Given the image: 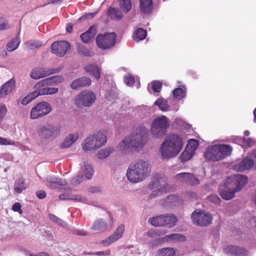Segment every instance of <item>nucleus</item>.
<instances>
[{"mask_svg": "<svg viewBox=\"0 0 256 256\" xmlns=\"http://www.w3.org/2000/svg\"><path fill=\"white\" fill-rule=\"evenodd\" d=\"M26 45L28 49L33 50L40 47L42 45V44L40 42L34 40L29 41L26 43Z\"/></svg>", "mask_w": 256, "mask_h": 256, "instance_id": "obj_53", "label": "nucleus"}, {"mask_svg": "<svg viewBox=\"0 0 256 256\" xmlns=\"http://www.w3.org/2000/svg\"><path fill=\"white\" fill-rule=\"evenodd\" d=\"M83 176H78L77 177L72 180L73 184L74 185L79 184L82 181Z\"/></svg>", "mask_w": 256, "mask_h": 256, "instance_id": "obj_64", "label": "nucleus"}, {"mask_svg": "<svg viewBox=\"0 0 256 256\" xmlns=\"http://www.w3.org/2000/svg\"><path fill=\"white\" fill-rule=\"evenodd\" d=\"M174 190V187L168 184L166 181V179L164 178V182L162 184L159 190H155L154 194L150 195V198H155L156 196L161 194L162 193L170 192Z\"/></svg>", "mask_w": 256, "mask_h": 256, "instance_id": "obj_24", "label": "nucleus"}, {"mask_svg": "<svg viewBox=\"0 0 256 256\" xmlns=\"http://www.w3.org/2000/svg\"><path fill=\"white\" fill-rule=\"evenodd\" d=\"M58 88L47 87V94H55L58 93Z\"/></svg>", "mask_w": 256, "mask_h": 256, "instance_id": "obj_63", "label": "nucleus"}, {"mask_svg": "<svg viewBox=\"0 0 256 256\" xmlns=\"http://www.w3.org/2000/svg\"><path fill=\"white\" fill-rule=\"evenodd\" d=\"M96 99V95L93 92L86 90L76 96L74 104L79 108L90 107L94 104Z\"/></svg>", "mask_w": 256, "mask_h": 256, "instance_id": "obj_6", "label": "nucleus"}, {"mask_svg": "<svg viewBox=\"0 0 256 256\" xmlns=\"http://www.w3.org/2000/svg\"><path fill=\"white\" fill-rule=\"evenodd\" d=\"M107 14L112 19L120 20L123 16V14L120 10L114 8H109Z\"/></svg>", "mask_w": 256, "mask_h": 256, "instance_id": "obj_35", "label": "nucleus"}, {"mask_svg": "<svg viewBox=\"0 0 256 256\" xmlns=\"http://www.w3.org/2000/svg\"><path fill=\"white\" fill-rule=\"evenodd\" d=\"M49 218L53 222H54L57 224H62V220L60 218H58L57 216H56L55 215H54L53 214H50Z\"/></svg>", "mask_w": 256, "mask_h": 256, "instance_id": "obj_59", "label": "nucleus"}, {"mask_svg": "<svg viewBox=\"0 0 256 256\" xmlns=\"http://www.w3.org/2000/svg\"><path fill=\"white\" fill-rule=\"evenodd\" d=\"M77 50L78 53L86 56H92V52L84 46L79 44L77 45Z\"/></svg>", "mask_w": 256, "mask_h": 256, "instance_id": "obj_46", "label": "nucleus"}, {"mask_svg": "<svg viewBox=\"0 0 256 256\" xmlns=\"http://www.w3.org/2000/svg\"><path fill=\"white\" fill-rule=\"evenodd\" d=\"M85 176L87 179H90L92 178L94 174V169L92 165L86 164L85 165Z\"/></svg>", "mask_w": 256, "mask_h": 256, "instance_id": "obj_52", "label": "nucleus"}, {"mask_svg": "<svg viewBox=\"0 0 256 256\" xmlns=\"http://www.w3.org/2000/svg\"><path fill=\"white\" fill-rule=\"evenodd\" d=\"M45 80H47L48 83L50 84H58L61 83L62 81L63 80V78L60 76H51L46 78H45Z\"/></svg>", "mask_w": 256, "mask_h": 256, "instance_id": "obj_48", "label": "nucleus"}, {"mask_svg": "<svg viewBox=\"0 0 256 256\" xmlns=\"http://www.w3.org/2000/svg\"><path fill=\"white\" fill-rule=\"evenodd\" d=\"M107 223L106 221L98 219L94 222L90 228L94 231L103 230L106 228Z\"/></svg>", "mask_w": 256, "mask_h": 256, "instance_id": "obj_31", "label": "nucleus"}, {"mask_svg": "<svg viewBox=\"0 0 256 256\" xmlns=\"http://www.w3.org/2000/svg\"><path fill=\"white\" fill-rule=\"evenodd\" d=\"M198 140L191 139L188 142L186 148L194 154L195 150L198 148Z\"/></svg>", "mask_w": 256, "mask_h": 256, "instance_id": "obj_43", "label": "nucleus"}, {"mask_svg": "<svg viewBox=\"0 0 256 256\" xmlns=\"http://www.w3.org/2000/svg\"><path fill=\"white\" fill-rule=\"evenodd\" d=\"M175 178L180 182H185L190 185L197 184L200 183L198 180L192 173L181 172L176 174Z\"/></svg>", "mask_w": 256, "mask_h": 256, "instance_id": "obj_14", "label": "nucleus"}, {"mask_svg": "<svg viewBox=\"0 0 256 256\" xmlns=\"http://www.w3.org/2000/svg\"><path fill=\"white\" fill-rule=\"evenodd\" d=\"M209 200L213 203L219 204L221 202L220 198L216 194H212L208 197Z\"/></svg>", "mask_w": 256, "mask_h": 256, "instance_id": "obj_56", "label": "nucleus"}, {"mask_svg": "<svg viewBox=\"0 0 256 256\" xmlns=\"http://www.w3.org/2000/svg\"><path fill=\"white\" fill-rule=\"evenodd\" d=\"M164 226L168 225L169 226L174 225L177 222L176 216L174 215L163 216Z\"/></svg>", "mask_w": 256, "mask_h": 256, "instance_id": "obj_39", "label": "nucleus"}, {"mask_svg": "<svg viewBox=\"0 0 256 256\" xmlns=\"http://www.w3.org/2000/svg\"><path fill=\"white\" fill-rule=\"evenodd\" d=\"M114 151L113 147L108 146L105 148H102L98 150L97 154V157L100 159H104L108 157L110 154Z\"/></svg>", "mask_w": 256, "mask_h": 256, "instance_id": "obj_33", "label": "nucleus"}, {"mask_svg": "<svg viewBox=\"0 0 256 256\" xmlns=\"http://www.w3.org/2000/svg\"><path fill=\"white\" fill-rule=\"evenodd\" d=\"M59 198L62 200H72L79 202H84L86 200V198L80 196L68 194H60Z\"/></svg>", "mask_w": 256, "mask_h": 256, "instance_id": "obj_34", "label": "nucleus"}, {"mask_svg": "<svg viewBox=\"0 0 256 256\" xmlns=\"http://www.w3.org/2000/svg\"><path fill=\"white\" fill-rule=\"evenodd\" d=\"M12 210L15 212H18L20 214H22V206L20 202L14 203L12 207Z\"/></svg>", "mask_w": 256, "mask_h": 256, "instance_id": "obj_58", "label": "nucleus"}, {"mask_svg": "<svg viewBox=\"0 0 256 256\" xmlns=\"http://www.w3.org/2000/svg\"><path fill=\"white\" fill-rule=\"evenodd\" d=\"M37 98L36 94L34 91L30 92L29 94L26 96L22 100V104L23 105H26L34 100V98Z\"/></svg>", "mask_w": 256, "mask_h": 256, "instance_id": "obj_47", "label": "nucleus"}, {"mask_svg": "<svg viewBox=\"0 0 256 256\" xmlns=\"http://www.w3.org/2000/svg\"><path fill=\"white\" fill-rule=\"evenodd\" d=\"M174 96L178 100H181L185 96V91L181 88H176L173 92Z\"/></svg>", "mask_w": 256, "mask_h": 256, "instance_id": "obj_49", "label": "nucleus"}, {"mask_svg": "<svg viewBox=\"0 0 256 256\" xmlns=\"http://www.w3.org/2000/svg\"><path fill=\"white\" fill-rule=\"evenodd\" d=\"M154 104L158 106L160 109L162 111H167L169 108L167 101L163 98H158L155 102Z\"/></svg>", "mask_w": 256, "mask_h": 256, "instance_id": "obj_38", "label": "nucleus"}, {"mask_svg": "<svg viewBox=\"0 0 256 256\" xmlns=\"http://www.w3.org/2000/svg\"><path fill=\"white\" fill-rule=\"evenodd\" d=\"M79 137L78 132L68 134L65 138L64 142L60 144L62 148H69Z\"/></svg>", "mask_w": 256, "mask_h": 256, "instance_id": "obj_27", "label": "nucleus"}, {"mask_svg": "<svg viewBox=\"0 0 256 256\" xmlns=\"http://www.w3.org/2000/svg\"><path fill=\"white\" fill-rule=\"evenodd\" d=\"M194 154L193 152L186 148V150L182 153L180 158L182 161H186L190 159Z\"/></svg>", "mask_w": 256, "mask_h": 256, "instance_id": "obj_51", "label": "nucleus"}, {"mask_svg": "<svg viewBox=\"0 0 256 256\" xmlns=\"http://www.w3.org/2000/svg\"><path fill=\"white\" fill-rule=\"evenodd\" d=\"M164 141L180 152L184 144L182 138L176 134H169L165 138Z\"/></svg>", "mask_w": 256, "mask_h": 256, "instance_id": "obj_18", "label": "nucleus"}, {"mask_svg": "<svg viewBox=\"0 0 256 256\" xmlns=\"http://www.w3.org/2000/svg\"><path fill=\"white\" fill-rule=\"evenodd\" d=\"M151 86L154 92H159L161 90L162 84L159 81H154L151 83Z\"/></svg>", "mask_w": 256, "mask_h": 256, "instance_id": "obj_55", "label": "nucleus"}, {"mask_svg": "<svg viewBox=\"0 0 256 256\" xmlns=\"http://www.w3.org/2000/svg\"><path fill=\"white\" fill-rule=\"evenodd\" d=\"M7 112V108L4 104H0V118H2Z\"/></svg>", "mask_w": 256, "mask_h": 256, "instance_id": "obj_60", "label": "nucleus"}, {"mask_svg": "<svg viewBox=\"0 0 256 256\" xmlns=\"http://www.w3.org/2000/svg\"><path fill=\"white\" fill-rule=\"evenodd\" d=\"M56 72L54 70H50L47 68H36L30 72V76L36 80L44 78Z\"/></svg>", "mask_w": 256, "mask_h": 256, "instance_id": "obj_17", "label": "nucleus"}, {"mask_svg": "<svg viewBox=\"0 0 256 256\" xmlns=\"http://www.w3.org/2000/svg\"><path fill=\"white\" fill-rule=\"evenodd\" d=\"M195 210L192 214L193 223L196 226H206L212 222V217L205 210Z\"/></svg>", "mask_w": 256, "mask_h": 256, "instance_id": "obj_9", "label": "nucleus"}, {"mask_svg": "<svg viewBox=\"0 0 256 256\" xmlns=\"http://www.w3.org/2000/svg\"><path fill=\"white\" fill-rule=\"evenodd\" d=\"M160 152L164 158H170L176 156L180 151L164 140L160 146Z\"/></svg>", "mask_w": 256, "mask_h": 256, "instance_id": "obj_13", "label": "nucleus"}, {"mask_svg": "<svg viewBox=\"0 0 256 256\" xmlns=\"http://www.w3.org/2000/svg\"><path fill=\"white\" fill-rule=\"evenodd\" d=\"M150 164L142 160L131 164L127 170L128 179L132 182L136 183L145 180L150 173Z\"/></svg>", "mask_w": 256, "mask_h": 256, "instance_id": "obj_1", "label": "nucleus"}, {"mask_svg": "<svg viewBox=\"0 0 256 256\" xmlns=\"http://www.w3.org/2000/svg\"><path fill=\"white\" fill-rule=\"evenodd\" d=\"M250 157L254 162V168L256 169V150H252Z\"/></svg>", "mask_w": 256, "mask_h": 256, "instance_id": "obj_62", "label": "nucleus"}, {"mask_svg": "<svg viewBox=\"0 0 256 256\" xmlns=\"http://www.w3.org/2000/svg\"><path fill=\"white\" fill-rule=\"evenodd\" d=\"M47 80L44 79L38 82L34 86L35 90L34 91L36 96L47 94V87L49 84L48 83Z\"/></svg>", "mask_w": 256, "mask_h": 256, "instance_id": "obj_22", "label": "nucleus"}, {"mask_svg": "<svg viewBox=\"0 0 256 256\" xmlns=\"http://www.w3.org/2000/svg\"><path fill=\"white\" fill-rule=\"evenodd\" d=\"M163 216L154 217L150 220V224L154 226H164Z\"/></svg>", "mask_w": 256, "mask_h": 256, "instance_id": "obj_44", "label": "nucleus"}, {"mask_svg": "<svg viewBox=\"0 0 256 256\" xmlns=\"http://www.w3.org/2000/svg\"><path fill=\"white\" fill-rule=\"evenodd\" d=\"M165 232H164L162 233L160 232L158 230H150L147 232V234L149 237L154 238L156 236H160L161 234H163Z\"/></svg>", "mask_w": 256, "mask_h": 256, "instance_id": "obj_57", "label": "nucleus"}, {"mask_svg": "<svg viewBox=\"0 0 256 256\" xmlns=\"http://www.w3.org/2000/svg\"><path fill=\"white\" fill-rule=\"evenodd\" d=\"M52 110V108L49 103L46 102H42L31 110L30 118L36 119L48 114Z\"/></svg>", "mask_w": 256, "mask_h": 256, "instance_id": "obj_10", "label": "nucleus"}, {"mask_svg": "<svg viewBox=\"0 0 256 256\" xmlns=\"http://www.w3.org/2000/svg\"><path fill=\"white\" fill-rule=\"evenodd\" d=\"M243 144L248 147H252L256 144V141L252 138H244L242 139Z\"/></svg>", "mask_w": 256, "mask_h": 256, "instance_id": "obj_54", "label": "nucleus"}, {"mask_svg": "<svg viewBox=\"0 0 256 256\" xmlns=\"http://www.w3.org/2000/svg\"><path fill=\"white\" fill-rule=\"evenodd\" d=\"M232 151V147L228 144H214L207 148L204 156L208 160L218 162L230 156Z\"/></svg>", "mask_w": 256, "mask_h": 256, "instance_id": "obj_2", "label": "nucleus"}, {"mask_svg": "<svg viewBox=\"0 0 256 256\" xmlns=\"http://www.w3.org/2000/svg\"><path fill=\"white\" fill-rule=\"evenodd\" d=\"M170 126L168 118L162 116L156 118L152 122L150 128V132L153 137L162 138Z\"/></svg>", "mask_w": 256, "mask_h": 256, "instance_id": "obj_4", "label": "nucleus"}, {"mask_svg": "<svg viewBox=\"0 0 256 256\" xmlns=\"http://www.w3.org/2000/svg\"><path fill=\"white\" fill-rule=\"evenodd\" d=\"M15 88V80L12 78L1 86L0 88V98H2L8 94Z\"/></svg>", "mask_w": 256, "mask_h": 256, "instance_id": "obj_20", "label": "nucleus"}, {"mask_svg": "<svg viewBox=\"0 0 256 256\" xmlns=\"http://www.w3.org/2000/svg\"><path fill=\"white\" fill-rule=\"evenodd\" d=\"M164 182V178L161 176H155L152 178L148 184V188L152 190V194H154L155 190L160 189L162 184Z\"/></svg>", "mask_w": 256, "mask_h": 256, "instance_id": "obj_25", "label": "nucleus"}, {"mask_svg": "<svg viewBox=\"0 0 256 256\" xmlns=\"http://www.w3.org/2000/svg\"><path fill=\"white\" fill-rule=\"evenodd\" d=\"M248 182L246 176L241 174H234L226 179L224 183V188L235 192L240 191Z\"/></svg>", "mask_w": 256, "mask_h": 256, "instance_id": "obj_5", "label": "nucleus"}, {"mask_svg": "<svg viewBox=\"0 0 256 256\" xmlns=\"http://www.w3.org/2000/svg\"><path fill=\"white\" fill-rule=\"evenodd\" d=\"M130 148L134 146H132L131 140L129 137L124 138L118 146V148L120 151H126Z\"/></svg>", "mask_w": 256, "mask_h": 256, "instance_id": "obj_32", "label": "nucleus"}, {"mask_svg": "<svg viewBox=\"0 0 256 256\" xmlns=\"http://www.w3.org/2000/svg\"><path fill=\"white\" fill-rule=\"evenodd\" d=\"M92 82L91 80L88 77H82L74 80L70 84V87L73 90L89 86Z\"/></svg>", "mask_w": 256, "mask_h": 256, "instance_id": "obj_21", "label": "nucleus"}, {"mask_svg": "<svg viewBox=\"0 0 256 256\" xmlns=\"http://www.w3.org/2000/svg\"><path fill=\"white\" fill-rule=\"evenodd\" d=\"M225 250L227 254L233 256H248L249 254L248 251L246 248L236 245H228Z\"/></svg>", "mask_w": 256, "mask_h": 256, "instance_id": "obj_15", "label": "nucleus"}, {"mask_svg": "<svg viewBox=\"0 0 256 256\" xmlns=\"http://www.w3.org/2000/svg\"><path fill=\"white\" fill-rule=\"evenodd\" d=\"M70 48V44L66 40L53 42L51 45L52 52L58 56L62 57Z\"/></svg>", "mask_w": 256, "mask_h": 256, "instance_id": "obj_12", "label": "nucleus"}, {"mask_svg": "<svg viewBox=\"0 0 256 256\" xmlns=\"http://www.w3.org/2000/svg\"><path fill=\"white\" fill-rule=\"evenodd\" d=\"M140 8L144 14H150L152 9V0H140Z\"/></svg>", "mask_w": 256, "mask_h": 256, "instance_id": "obj_29", "label": "nucleus"}, {"mask_svg": "<svg viewBox=\"0 0 256 256\" xmlns=\"http://www.w3.org/2000/svg\"><path fill=\"white\" fill-rule=\"evenodd\" d=\"M124 229V224H120L112 234L110 235L105 240H102L101 243L104 245L108 246L116 241L122 236Z\"/></svg>", "mask_w": 256, "mask_h": 256, "instance_id": "obj_16", "label": "nucleus"}, {"mask_svg": "<svg viewBox=\"0 0 256 256\" xmlns=\"http://www.w3.org/2000/svg\"><path fill=\"white\" fill-rule=\"evenodd\" d=\"M85 70L94 76L96 79L100 78V69L96 64H88L84 67Z\"/></svg>", "mask_w": 256, "mask_h": 256, "instance_id": "obj_26", "label": "nucleus"}, {"mask_svg": "<svg viewBox=\"0 0 256 256\" xmlns=\"http://www.w3.org/2000/svg\"><path fill=\"white\" fill-rule=\"evenodd\" d=\"M175 251L174 248H165L159 250L160 256H174Z\"/></svg>", "mask_w": 256, "mask_h": 256, "instance_id": "obj_45", "label": "nucleus"}, {"mask_svg": "<svg viewBox=\"0 0 256 256\" xmlns=\"http://www.w3.org/2000/svg\"><path fill=\"white\" fill-rule=\"evenodd\" d=\"M96 34V28L94 26H90L88 30L80 35V38L83 42L88 44L92 38H94Z\"/></svg>", "mask_w": 256, "mask_h": 256, "instance_id": "obj_23", "label": "nucleus"}, {"mask_svg": "<svg viewBox=\"0 0 256 256\" xmlns=\"http://www.w3.org/2000/svg\"><path fill=\"white\" fill-rule=\"evenodd\" d=\"M164 238L166 240L170 239L176 242H184L186 240L185 236L180 234H172L167 235L164 237Z\"/></svg>", "mask_w": 256, "mask_h": 256, "instance_id": "obj_41", "label": "nucleus"}, {"mask_svg": "<svg viewBox=\"0 0 256 256\" xmlns=\"http://www.w3.org/2000/svg\"><path fill=\"white\" fill-rule=\"evenodd\" d=\"M180 200L178 196L176 195L170 194L166 199V202L176 205Z\"/></svg>", "mask_w": 256, "mask_h": 256, "instance_id": "obj_50", "label": "nucleus"}, {"mask_svg": "<svg viewBox=\"0 0 256 256\" xmlns=\"http://www.w3.org/2000/svg\"><path fill=\"white\" fill-rule=\"evenodd\" d=\"M124 82L128 86H132L134 82V78L132 76H126L124 78Z\"/></svg>", "mask_w": 256, "mask_h": 256, "instance_id": "obj_61", "label": "nucleus"}, {"mask_svg": "<svg viewBox=\"0 0 256 256\" xmlns=\"http://www.w3.org/2000/svg\"><path fill=\"white\" fill-rule=\"evenodd\" d=\"M119 1L120 8L124 12H128L132 8L130 0H119Z\"/></svg>", "mask_w": 256, "mask_h": 256, "instance_id": "obj_40", "label": "nucleus"}, {"mask_svg": "<svg viewBox=\"0 0 256 256\" xmlns=\"http://www.w3.org/2000/svg\"><path fill=\"white\" fill-rule=\"evenodd\" d=\"M98 46L103 50H107L114 46L116 44V34L114 32L98 34L96 38Z\"/></svg>", "mask_w": 256, "mask_h": 256, "instance_id": "obj_7", "label": "nucleus"}, {"mask_svg": "<svg viewBox=\"0 0 256 256\" xmlns=\"http://www.w3.org/2000/svg\"><path fill=\"white\" fill-rule=\"evenodd\" d=\"M106 132L100 130L98 132L87 137L82 144V148L86 151L99 148L106 142Z\"/></svg>", "mask_w": 256, "mask_h": 256, "instance_id": "obj_3", "label": "nucleus"}, {"mask_svg": "<svg viewBox=\"0 0 256 256\" xmlns=\"http://www.w3.org/2000/svg\"><path fill=\"white\" fill-rule=\"evenodd\" d=\"M14 186V191L18 194L21 193L22 190L26 188L24 180L22 178H20L15 182Z\"/></svg>", "mask_w": 256, "mask_h": 256, "instance_id": "obj_37", "label": "nucleus"}, {"mask_svg": "<svg viewBox=\"0 0 256 256\" xmlns=\"http://www.w3.org/2000/svg\"><path fill=\"white\" fill-rule=\"evenodd\" d=\"M148 130L144 126L136 129V133L132 137L131 144L135 148L142 147L148 140Z\"/></svg>", "mask_w": 256, "mask_h": 256, "instance_id": "obj_8", "label": "nucleus"}, {"mask_svg": "<svg viewBox=\"0 0 256 256\" xmlns=\"http://www.w3.org/2000/svg\"><path fill=\"white\" fill-rule=\"evenodd\" d=\"M60 133V128L51 124L40 126L38 130V134L40 139L47 140Z\"/></svg>", "mask_w": 256, "mask_h": 256, "instance_id": "obj_11", "label": "nucleus"}, {"mask_svg": "<svg viewBox=\"0 0 256 256\" xmlns=\"http://www.w3.org/2000/svg\"><path fill=\"white\" fill-rule=\"evenodd\" d=\"M235 192L232 190H228L224 186H222L219 188V194L220 196L225 200H230L235 196Z\"/></svg>", "mask_w": 256, "mask_h": 256, "instance_id": "obj_28", "label": "nucleus"}, {"mask_svg": "<svg viewBox=\"0 0 256 256\" xmlns=\"http://www.w3.org/2000/svg\"><path fill=\"white\" fill-rule=\"evenodd\" d=\"M147 35V32L142 28L136 29L132 35V38L135 42H138L144 40Z\"/></svg>", "mask_w": 256, "mask_h": 256, "instance_id": "obj_30", "label": "nucleus"}, {"mask_svg": "<svg viewBox=\"0 0 256 256\" xmlns=\"http://www.w3.org/2000/svg\"><path fill=\"white\" fill-rule=\"evenodd\" d=\"M46 180L50 184H56L60 186H65L68 184L66 180L61 179L57 177L48 176L46 178Z\"/></svg>", "mask_w": 256, "mask_h": 256, "instance_id": "obj_36", "label": "nucleus"}, {"mask_svg": "<svg viewBox=\"0 0 256 256\" xmlns=\"http://www.w3.org/2000/svg\"><path fill=\"white\" fill-rule=\"evenodd\" d=\"M254 168L252 159L249 156H246L234 166V169L238 172L248 170Z\"/></svg>", "mask_w": 256, "mask_h": 256, "instance_id": "obj_19", "label": "nucleus"}, {"mask_svg": "<svg viewBox=\"0 0 256 256\" xmlns=\"http://www.w3.org/2000/svg\"><path fill=\"white\" fill-rule=\"evenodd\" d=\"M20 43L19 39L18 38H14L7 44L6 48L8 52H12L17 48Z\"/></svg>", "mask_w": 256, "mask_h": 256, "instance_id": "obj_42", "label": "nucleus"}]
</instances>
